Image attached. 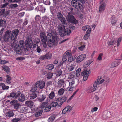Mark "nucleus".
Instances as JSON below:
<instances>
[{
	"label": "nucleus",
	"mask_w": 122,
	"mask_h": 122,
	"mask_svg": "<svg viewBox=\"0 0 122 122\" xmlns=\"http://www.w3.org/2000/svg\"><path fill=\"white\" fill-rule=\"evenodd\" d=\"M40 36L42 43L44 45H46V42L49 47L56 46L59 39L57 33L55 30H52L46 36L45 32L41 31Z\"/></svg>",
	"instance_id": "1"
},
{
	"label": "nucleus",
	"mask_w": 122,
	"mask_h": 122,
	"mask_svg": "<svg viewBox=\"0 0 122 122\" xmlns=\"http://www.w3.org/2000/svg\"><path fill=\"white\" fill-rule=\"evenodd\" d=\"M57 28L59 35L61 37L65 36L66 34L69 35L71 33V30L68 28L65 29V26L63 25H59Z\"/></svg>",
	"instance_id": "2"
},
{
	"label": "nucleus",
	"mask_w": 122,
	"mask_h": 122,
	"mask_svg": "<svg viewBox=\"0 0 122 122\" xmlns=\"http://www.w3.org/2000/svg\"><path fill=\"white\" fill-rule=\"evenodd\" d=\"M85 1L84 0H72L71 4L76 9L80 10L83 9L84 7L83 4Z\"/></svg>",
	"instance_id": "3"
},
{
	"label": "nucleus",
	"mask_w": 122,
	"mask_h": 122,
	"mask_svg": "<svg viewBox=\"0 0 122 122\" xmlns=\"http://www.w3.org/2000/svg\"><path fill=\"white\" fill-rule=\"evenodd\" d=\"M25 42L23 40H21L19 41L18 44L15 46V51L18 54H20L24 48V45Z\"/></svg>",
	"instance_id": "4"
},
{
	"label": "nucleus",
	"mask_w": 122,
	"mask_h": 122,
	"mask_svg": "<svg viewBox=\"0 0 122 122\" xmlns=\"http://www.w3.org/2000/svg\"><path fill=\"white\" fill-rule=\"evenodd\" d=\"M32 42L31 37L30 36H27L25 42V50L26 51H30L32 47Z\"/></svg>",
	"instance_id": "5"
},
{
	"label": "nucleus",
	"mask_w": 122,
	"mask_h": 122,
	"mask_svg": "<svg viewBox=\"0 0 122 122\" xmlns=\"http://www.w3.org/2000/svg\"><path fill=\"white\" fill-rule=\"evenodd\" d=\"M66 17L68 21L72 23L77 24L78 23L77 20L72 15V14L71 12L68 13Z\"/></svg>",
	"instance_id": "6"
},
{
	"label": "nucleus",
	"mask_w": 122,
	"mask_h": 122,
	"mask_svg": "<svg viewBox=\"0 0 122 122\" xmlns=\"http://www.w3.org/2000/svg\"><path fill=\"white\" fill-rule=\"evenodd\" d=\"M19 32V30L18 29H15L12 32L10 36L11 40L15 41L17 38L18 36Z\"/></svg>",
	"instance_id": "7"
},
{
	"label": "nucleus",
	"mask_w": 122,
	"mask_h": 122,
	"mask_svg": "<svg viewBox=\"0 0 122 122\" xmlns=\"http://www.w3.org/2000/svg\"><path fill=\"white\" fill-rule=\"evenodd\" d=\"M57 18L63 24H66V21L65 18L63 17L62 14L60 12H58L57 15Z\"/></svg>",
	"instance_id": "8"
},
{
	"label": "nucleus",
	"mask_w": 122,
	"mask_h": 122,
	"mask_svg": "<svg viewBox=\"0 0 122 122\" xmlns=\"http://www.w3.org/2000/svg\"><path fill=\"white\" fill-rule=\"evenodd\" d=\"M90 70H87L86 69L84 70L81 73V75L82 76L84 75L83 78V80L84 81L86 80L88 78V77L89 75Z\"/></svg>",
	"instance_id": "9"
},
{
	"label": "nucleus",
	"mask_w": 122,
	"mask_h": 122,
	"mask_svg": "<svg viewBox=\"0 0 122 122\" xmlns=\"http://www.w3.org/2000/svg\"><path fill=\"white\" fill-rule=\"evenodd\" d=\"M11 32L10 31L7 30L5 32L3 36V39L5 41H7L10 38Z\"/></svg>",
	"instance_id": "10"
},
{
	"label": "nucleus",
	"mask_w": 122,
	"mask_h": 122,
	"mask_svg": "<svg viewBox=\"0 0 122 122\" xmlns=\"http://www.w3.org/2000/svg\"><path fill=\"white\" fill-rule=\"evenodd\" d=\"M17 99H18L19 101L20 102H23L25 99V97L24 95L21 94L20 92H18V96Z\"/></svg>",
	"instance_id": "11"
},
{
	"label": "nucleus",
	"mask_w": 122,
	"mask_h": 122,
	"mask_svg": "<svg viewBox=\"0 0 122 122\" xmlns=\"http://www.w3.org/2000/svg\"><path fill=\"white\" fill-rule=\"evenodd\" d=\"M96 83H94L93 84V87L90 86L88 87L87 90V91L89 93H91L95 91L96 89L97 86Z\"/></svg>",
	"instance_id": "12"
},
{
	"label": "nucleus",
	"mask_w": 122,
	"mask_h": 122,
	"mask_svg": "<svg viewBox=\"0 0 122 122\" xmlns=\"http://www.w3.org/2000/svg\"><path fill=\"white\" fill-rule=\"evenodd\" d=\"M86 55L82 54L78 56L76 59V61L78 62H80L82 61L86 57Z\"/></svg>",
	"instance_id": "13"
},
{
	"label": "nucleus",
	"mask_w": 122,
	"mask_h": 122,
	"mask_svg": "<svg viewBox=\"0 0 122 122\" xmlns=\"http://www.w3.org/2000/svg\"><path fill=\"white\" fill-rule=\"evenodd\" d=\"M36 84L37 85L38 88H43L45 86V83L44 81H38L36 82Z\"/></svg>",
	"instance_id": "14"
},
{
	"label": "nucleus",
	"mask_w": 122,
	"mask_h": 122,
	"mask_svg": "<svg viewBox=\"0 0 122 122\" xmlns=\"http://www.w3.org/2000/svg\"><path fill=\"white\" fill-rule=\"evenodd\" d=\"M72 108L71 106H68L62 110V113L63 114H65L67 112H69L72 110Z\"/></svg>",
	"instance_id": "15"
},
{
	"label": "nucleus",
	"mask_w": 122,
	"mask_h": 122,
	"mask_svg": "<svg viewBox=\"0 0 122 122\" xmlns=\"http://www.w3.org/2000/svg\"><path fill=\"white\" fill-rule=\"evenodd\" d=\"M39 94V92H32L30 95V98L31 99H33L36 98L37 97V95Z\"/></svg>",
	"instance_id": "16"
},
{
	"label": "nucleus",
	"mask_w": 122,
	"mask_h": 122,
	"mask_svg": "<svg viewBox=\"0 0 122 122\" xmlns=\"http://www.w3.org/2000/svg\"><path fill=\"white\" fill-rule=\"evenodd\" d=\"M3 68V70H4L8 74L10 73V69L9 67L5 65H3L2 67Z\"/></svg>",
	"instance_id": "17"
},
{
	"label": "nucleus",
	"mask_w": 122,
	"mask_h": 122,
	"mask_svg": "<svg viewBox=\"0 0 122 122\" xmlns=\"http://www.w3.org/2000/svg\"><path fill=\"white\" fill-rule=\"evenodd\" d=\"M39 88L37 86V85H36V83L33 86L31 89L30 90V91L32 92H37V91H36Z\"/></svg>",
	"instance_id": "18"
},
{
	"label": "nucleus",
	"mask_w": 122,
	"mask_h": 122,
	"mask_svg": "<svg viewBox=\"0 0 122 122\" xmlns=\"http://www.w3.org/2000/svg\"><path fill=\"white\" fill-rule=\"evenodd\" d=\"M105 5L104 3L101 4L99 8V11L100 12H101L103 11L105 9Z\"/></svg>",
	"instance_id": "19"
},
{
	"label": "nucleus",
	"mask_w": 122,
	"mask_h": 122,
	"mask_svg": "<svg viewBox=\"0 0 122 122\" xmlns=\"http://www.w3.org/2000/svg\"><path fill=\"white\" fill-rule=\"evenodd\" d=\"M66 55L68 56L69 61L71 62L73 61L74 59L73 58V57H71V54L67 52L66 53Z\"/></svg>",
	"instance_id": "20"
},
{
	"label": "nucleus",
	"mask_w": 122,
	"mask_h": 122,
	"mask_svg": "<svg viewBox=\"0 0 122 122\" xmlns=\"http://www.w3.org/2000/svg\"><path fill=\"white\" fill-rule=\"evenodd\" d=\"M46 98V95H43L41 96L40 98H38L36 100H38L40 102H41L43 101Z\"/></svg>",
	"instance_id": "21"
},
{
	"label": "nucleus",
	"mask_w": 122,
	"mask_h": 122,
	"mask_svg": "<svg viewBox=\"0 0 122 122\" xmlns=\"http://www.w3.org/2000/svg\"><path fill=\"white\" fill-rule=\"evenodd\" d=\"M10 96L11 97L17 99V98L18 92L17 93L15 92L11 93Z\"/></svg>",
	"instance_id": "22"
},
{
	"label": "nucleus",
	"mask_w": 122,
	"mask_h": 122,
	"mask_svg": "<svg viewBox=\"0 0 122 122\" xmlns=\"http://www.w3.org/2000/svg\"><path fill=\"white\" fill-rule=\"evenodd\" d=\"M116 41V40L115 39L113 40H109L108 41L107 43L108 45H112L115 43Z\"/></svg>",
	"instance_id": "23"
},
{
	"label": "nucleus",
	"mask_w": 122,
	"mask_h": 122,
	"mask_svg": "<svg viewBox=\"0 0 122 122\" xmlns=\"http://www.w3.org/2000/svg\"><path fill=\"white\" fill-rule=\"evenodd\" d=\"M25 104L29 107H31L33 105V102L31 100L27 101L25 102Z\"/></svg>",
	"instance_id": "24"
},
{
	"label": "nucleus",
	"mask_w": 122,
	"mask_h": 122,
	"mask_svg": "<svg viewBox=\"0 0 122 122\" xmlns=\"http://www.w3.org/2000/svg\"><path fill=\"white\" fill-rule=\"evenodd\" d=\"M65 82L63 79H60L58 81V84L59 86H64Z\"/></svg>",
	"instance_id": "25"
},
{
	"label": "nucleus",
	"mask_w": 122,
	"mask_h": 122,
	"mask_svg": "<svg viewBox=\"0 0 122 122\" xmlns=\"http://www.w3.org/2000/svg\"><path fill=\"white\" fill-rule=\"evenodd\" d=\"M117 20L114 17H112L111 19V23L113 25H114L116 23Z\"/></svg>",
	"instance_id": "26"
},
{
	"label": "nucleus",
	"mask_w": 122,
	"mask_h": 122,
	"mask_svg": "<svg viewBox=\"0 0 122 122\" xmlns=\"http://www.w3.org/2000/svg\"><path fill=\"white\" fill-rule=\"evenodd\" d=\"M81 71V69L79 68L76 70V75L77 76L76 79L77 81H78L79 80V78L78 76L80 75Z\"/></svg>",
	"instance_id": "27"
},
{
	"label": "nucleus",
	"mask_w": 122,
	"mask_h": 122,
	"mask_svg": "<svg viewBox=\"0 0 122 122\" xmlns=\"http://www.w3.org/2000/svg\"><path fill=\"white\" fill-rule=\"evenodd\" d=\"M14 115V113L11 111L8 112L6 114V116L10 117H12Z\"/></svg>",
	"instance_id": "28"
},
{
	"label": "nucleus",
	"mask_w": 122,
	"mask_h": 122,
	"mask_svg": "<svg viewBox=\"0 0 122 122\" xmlns=\"http://www.w3.org/2000/svg\"><path fill=\"white\" fill-rule=\"evenodd\" d=\"M55 115L54 114L52 115L48 119V121L49 122H52L55 119Z\"/></svg>",
	"instance_id": "29"
},
{
	"label": "nucleus",
	"mask_w": 122,
	"mask_h": 122,
	"mask_svg": "<svg viewBox=\"0 0 122 122\" xmlns=\"http://www.w3.org/2000/svg\"><path fill=\"white\" fill-rule=\"evenodd\" d=\"M62 73V71L61 69H58L56 72V75L58 76H60Z\"/></svg>",
	"instance_id": "30"
},
{
	"label": "nucleus",
	"mask_w": 122,
	"mask_h": 122,
	"mask_svg": "<svg viewBox=\"0 0 122 122\" xmlns=\"http://www.w3.org/2000/svg\"><path fill=\"white\" fill-rule=\"evenodd\" d=\"M7 77V80L6 81V82L7 83H10L11 79V77L7 75L6 76Z\"/></svg>",
	"instance_id": "31"
},
{
	"label": "nucleus",
	"mask_w": 122,
	"mask_h": 122,
	"mask_svg": "<svg viewBox=\"0 0 122 122\" xmlns=\"http://www.w3.org/2000/svg\"><path fill=\"white\" fill-rule=\"evenodd\" d=\"M75 65L74 64H71V65L69 66L68 68V70L69 71H72L75 68Z\"/></svg>",
	"instance_id": "32"
},
{
	"label": "nucleus",
	"mask_w": 122,
	"mask_h": 122,
	"mask_svg": "<svg viewBox=\"0 0 122 122\" xmlns=\"http://www.w3.org/2000/svg\"><path fill=\"white\" fill-rule=\"evenodd\" d=\"M68 56L66 55V53H65L62 57V61L63 62L65 61L67 59Z\"/></svg>",
	"instance_id": "33"
},
{
	"label": "nucleus",
	"mask_w": 122,
	"mask_h": 122,
	"mask_svg": "<svg viewBox=\"0 0 122 122\" xmlns=\"http://www.w3.org/2000/svg\"><path fill=\"white\" fill-rule=\"evenodd\" d=\"M74 78L77 79L76 78H74L73 79H71L69 80V81L70 86H72L74 84L75 81V79H74Z\"/></svg>",
	"instance_id": "34"
},
{
	"label": "nucleus",
	"mask_w": 122,
	"mask_h": 122,
	"mask_svg": "<svg viewBox=\"0 0 122 122\" xmlns=\"http://www.w3.org/2000/svg\"><path fill=\"white\" fill-rule=\"evenodd\" d=\"M43 112V110H39L38 112L36 113L35 116L36 117H38L41 116Z\"/></svg>",
	"instance_id": "35"
},
{
	"label": "nucleus",
	"mask_w": 122,
	"mask_h": 122,
	"mask_svg": "<svg viewBox=\"0 0 122 122\" xmlns=\"http://www.w3.org/2000/svg\"><path fill=\"white\" fill-rule=\"evenodd\" d=\"M55 96V94L54 92H51L49 95V98L53 99Z\"/></svg>",
	"instance_id": "36"
},
{
	"label": "nucleus",
	"mask_w": 122,
	"mask_h": 122,
	"mask_svg": "<svg viewBox=\"0 0 122 122\" xmlns=\"http://www.w3.org/2000/svg\"><path fill=\"white\" fill-rule=\"evenodd\" d=\"M79 89H77L76 91L73 93V95L71 96L69 98L68 100L67 101V102H68L69 100H70L74 96L76 93L78 91H79Z\"/></svg>",
	"instance_id": "37"
},
{
	"label": "nucleus",
	"mask_w": 122,
	"mask_h": 122,
	"mask_svg": "<svg viewBox=\"0 0 122 122\" xmlns=\"http://www.w3.org/2000/svg\"><path fill=\"white\" fill-rule=\"evenodd\" d=\"M64 92V90L63 88L60 89L58 91V93L59 95H62Z\"/></svg>",
	"instance_id": "38"
},
{
	"label": "nucleus",
	"mask_w": 122,
	"mask_h": 122,
	"mask_svg": "<svg viewBox=\"0 0 122 122\" xmlns=\"http://www.w3.org/2000/svg\"><path fill=\"white\" fill-rule=\"evenodd\" d=\"M93 61L91 60H89L85 63V66L86 67L88 66Z\"/></svg>",
	"instance_id": "39"
},
{
	"label": "nucleus",
	"mask_w": 122,
	"mask_h": 122,
	"mask_svg": "<svg viewBox=\"0 0 122 122\" xmlns=\"http://www.w3.org/2000/svg\"><path fill=\"white\" fill-rule=\"evenodd\" d=\"M48 102H43L41 105V107L43 108L46 107L48 105Z\"/></svg>",
	"instance_id": "40"
},
{
	"label": "nucleus",
	"mask_w": 122,
	"mask_h": 122,
	"mask_svg": "<svg viewBox=\"0 0 122 122\" xmlns=\"http://www.w3.org/2000/svg\"><path fill=\"white\" fill-rule=\"evenodd\" d=\"M21 106V105L17 103L14 106V108L15 109H17L19 108Z\"/></svg>",
	"instance_id": "41"
},
{
	"label": "nucleus",
	"mask_w": 122,
	"mask_h": 122,
	"mask_svg": "<svg viewBox=\"0 0 122 122\" xmlns=\"http://www.w3.org/2000/svg\"><path fill=\"white\" fill-rule=\"evenodd\" d=\"M105 81L104 79H102L101 81H98L97 80V81H95L94 83H96V85L97 86L98 84H99L103 83Z\"/></svg>",
	"instance_id": "42"
},
{
	"label": "nucleus",
	"mask_w": 122,
	"mask_h": 122,
	"mask_svg": "<svg viewBox=\"0 0 122 122\" xmlns=\"http://www.w3.org/2000/svg\"><path fill=\"white\" fill-rule=\"evenodd\" d=\"M54 67L53 65L51 64H49L47 66V68L49 70H52Z\"/></svg>",
	"instance_id": "43"
},
{
	"label": "nucleus",
	"mask_w": 122,
	"mask_h": 122,
	"mask_svg": "<svg viewBox=\"0 0 122 122\" xmlns=\"http://www.w3.org/2000/svg\"><path fill=\"white\" fill-rule=\"evenodd\" d=\"M17 103L18 101L17 100H13L10 102V104L11 105L14 106Z\"/></svg>",
	"instance_id": "44"
},
{
	"label": "nucleus",
	"mask_w": 122,
	"mask_h": 122,
	"mask_svg": "<svg viewBox=\"0 0 122 122\" xmlns=\"http://www.w3.org/2000/svg\"><path fill=\"white\" fill-rule=\"evenodd\" d=\"M36 45V46H37V47L36 49L38 53H40L41 52V49L37 45H36V44H34L33 46V48H34L35 47Z\"/></svg>",
	"instance_id": "45"
},
{
	"label": "nucleus",
	"mask_w": 122,
	"mask_h": 122,
	"mask_svg": "<svg viewBox=\"0 0 122 122\" xmlns=\"http://www.w3.org/2000/svg\"><path fill=\"white\" fill-rule=\"evenodd\" d=\"M58 103L57 102H52L50 105L51 107H56L58 105Z\"/></svg>",
	"instance_id": "46"
},
{
	"label": "nucleus",
	"mask_w": 122,
	"mask_h": 122,
	"mask_svg": "<svg viewBox=\"0 0 122 122\" xmlns=\"http://www.w3.org/2000/svg\"><path fill=\"white\" fill-rule=\"evenodd\" d=\"M54 4L55 5H59V3L60 2V0H53Z\"/></svg>",
	"instance_id": "47"
},
{
	"label": "nucleus",
	"mask_w": 122,
	"mask_h": 122,
	"mask_svg": "<svg viewBox=\"0 0 122 122\" xmlns=\"http://www.w3.org/2000/svg\"><path fill=\"white\" fill-rule=\"evenodd\" d=\"M118 65L117 63L116 62H115L112 63L111 65L112 66L111 67L112 68L115 67L117 66Z\"/></svg>",
	"instance_id": "48"
},
{
	"label": "nucleus",
	"mask_w": 122,
	"mask_h": 122,
	"mask_svg": "<svg viewBox=\"0 0 122 122\" xmlns=\"http://www.w3.org/2000/svg\"><path fill=\"white\" fill-rule=\"evenodd\" d=\"M53 74L51 72H49L47 74V78L48 79H50L52 78L53 76Z\"/></svg>",
	"instance_id": "49"
},
{
	"label": "nucleus",
	"mask_w": 122,
	"mask_h": 122,
	"mask_svg": "<svg viewBox=\"0 0 122 122\" xmlns=\"http://www.w3.org/2000/svg\"><path fill=\"white\" fill-rule=\"evenodd\" d=\"M6 22L5 20H0V26H2L3 24H5Z\"/></svg>",
	"instance_id": "50"
},
{
	"label": "nucleus",
	"mask_w": 122,
	"mask_h": 122,
	"mask_svg": "<svg viewBox=\"0 0 122 122\" xmlns=\"http://www.w3.org/2000/svg\"><path fill=\"white\" fill-rule=\"evenodd\" d=\"M46 56V59H50L51 58V55L50 54L48 53L45 55Z\"/></svg>",
	"instance_id": "51"
},
{
	"label": "nucleus",
	"mask_w": 122,
	"mask_h": 122,
	"mask_svg": "<svg viewBox=\"0 0 122 122\" xmlns=\"http://www.w3.org/2000/svg\"><path fill=\"white\" fill-rule=\"evenodd\" d=\"M51 107L50 105L49 106L46 107L45 108V110L46 112L49 111L50 110Z\"/></svg>",
	"instance_id": "52"
},
{
	"label": "nucleus",
	"mask_w": 122,
	"mask_h": 122,
	"mask_svg": "<svg viewBox=\"0 0 122 122\" xmlns=\"http://www.w3.org/2000/svg\"><path fill=\"white\" fill-rule=\"evenodd\" d=\"M89 28V27L88 26H83L82 28V29L84 31H86L87 29H88Z\"/></svg>",
	"instance_id": "53"
},
{
	"label": "nucleus",
	"mask_w": 122,
	"mask_h": 122,
	"mask_svg": "<svg viewBox=\"0 0 122 122\" xmlns=\"http://www.w3.org/2000/svg\"><path fill=\"white\" fill-rule=\"evenodd\" d=\"M111 113L109 112H107V113L105 114V116L107 118H109L111 117Z\"/></svg>",
	"instance_id": "54"
},
{
	"label": "nucleus",
	"mask_w": 122,
	"mask_h": 122,
	"mask_svg": "<svg viewBox=\"0 0 122 122\" xmlns=\"http://www.w3.org/2000/svg\"><path fill=\"white\" fill-rule=\"evenodd\" d=\"M121 37H120L118 39L117 41V46H119V45L120 44L121 41Z\"/></svg>",
	"instance_id": "55"
},
{
	"label": "nucleus",
	"mask_w": 122,
	"mask_h": 122,
	"mask_svg": "<svg viewBox=\"0 0 122 122\" xmlns=\"http://www.w3.org/2000/svg\"><path fill=\"white\" fill-rule=\"evenodd\" d=\"M8 62V61H7L5 60H1L0 63L1 64H4L5 63H6Z\"/></svg>",
	"instance_id": "56"
},
{
	"label": "nucleus",
	"mask_w": 122,
	"mask_h": 122,
	"mask_svg": "<svg viewBox=\"0 0 122 122\" xmlns=\"http://www.w3.org/2000/svg\"><path fill=\"white\" fill-rule=\"evenodd\" d=\"M5 10L0 9V16L4 14Z\"/></svg>",
	"instance_id": "57"
},
{
	"label": "nucleus",
	"mask_w": 122,
	"mask_h": 122,
	"mask_svg": "<svg viewBox=\"0 0 122 122\" xmlns=\"http://www.w3.org/2000/svg\"><path fill=\"white\" fill-rule=\"evenodd\" d=\"M91 31V28H89L87 31L86 32V34L89 36L90 35Z\"/></svg>",
	"instance_id": "58"
},
{
	"label": "nucleus",
	"mask_w": 122,
	"mask_h": 122,
	"mask_svg": "<svg viewBox=\"0 0 122 122\" xmlns=\"http://www.w3.org/2000/svg\"><path fill=\"white\" fill-rule=\"evenodd\" d=\"M67 98V97H64L61 98L62 102H64L66 101V100Z\"/></svg>",
	"instance_id": "59"
},
{
	"label": "nucleus",
	"mask_w": 122,
	"mask_h": 122,
	"mask_svg": "<svg viewBox=\"0 0 122 122\" xmlns=\"http://www.w3.org/2000/svg\"><path fill=\"white\" fill-rule=\"evenodd\" d=\"M20 119L19 118H15L13 119L12 120V122H17Z\"/></svg>",
	"instance_id": "60"
},
{
	"label": "nucleus",
	"mask_w": 122,
	"mask_h": 122,
	"mask_svg": "<svg viewBox=\"0 0 122 122\" xmlns=\"http://www.w3.org/2000/svg\"><path fill=\"white\" fill-rule=\"evenodd\" d=\"M40 10L43 13L45 11V8L43 6L40 7Z\"/></svg>",
	"instance_id": "61"
},
{
	"label": "nucleus",
	"mask_w": 122,
	"mask_h": 122,
	"mask_svg": "<svg viewBox=\"0 0 122 122\" xmlns=\"http://www.w3.org/2000/svg\"><path fill=\"white\" fill-rule=\"evenodd\" d=\"M18 6V5L16 4H12L10 5V7L12 8H15Z\"/></svg>",
	"instance_id": "62"
},
{
	"label": "nucleus",
	"mask_w": 122,
	"mask_h": 122,
	"mask_svg": "<svg viewBox=\"0 0 122 122\" xmlns=\"http://www.w3.org/2000/svg\"><path fill=\"white\" fill-rule=\"evenodd\" d=\"M103 54L102 53L99 54L97 58L99 60H102V56H103Z\"/></svg>",
	"instance_id": "63"
},
{
	"label": "nucleus",
	"mask_w": 122,
	"mask_h": 122,
	"mask_svg": "<svg viewBox=\"0 0 122 122\" xmlns=\"http://www.w3.org/2000/svg\"><path fill=\"white\" fill-rule=\"evenodd\" d=\"M9 3H6L5 4L2 5L1 6V7L2 8H4L6 7L7 5H8Z\"/></svg>",
	"instance_id": "64"
}]
</instances>
